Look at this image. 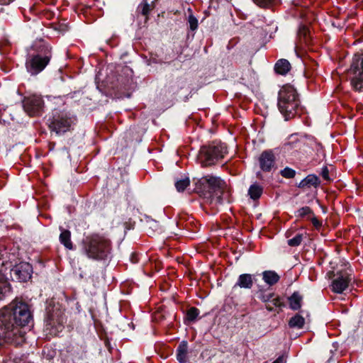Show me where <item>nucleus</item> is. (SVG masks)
Masks as SVG:
<instances>
[{
	"mask_svg": "<svg viewBox=\"0 0 363 363\" xmlns=\"http://www.w3.org/2000/svg\"><path fill=\"white\" fill-rule=\"evenodd\" d=\"M301 301L302 296L298 292H294L289 298V306L294 311H296L301 308Z\"/></svg>",
	"mask_w": 363,
	"mask_h": 363,
	"instance_id": "19",
	"label": "nucleus"
},
{
	"mask_svg": "<svg viewBox=\"0 0 363 363\" xmlns=\"http://www.w3.org/2000/svg\"><path fill=\"white\" fill-rule=\"evenodd\" d=\"M352 277L346 274H339L331 284L332 291L337 294L342 293L349 286Z\"/></svg>",
	"mask_w": 363,
	"mask_h": 363,
	"instance_id": "10",
	"label": "nucleus"
},
{
	"mask_svg": "<svg viewBox=\"0 0 363 363\" xmlns=\"http://www.w3.org/2000/svg\"><path fill=\"white\" fill-rule=\"evenodd\" d=\"M262 187L257 184L251 185L248 190L250 198L255 200L260 197L262 194Z\"/></svg>",
	"mask_w": 363,
	"mask_h": 363,
	"instance_id": "22",
	"label": "nucleus"
},
{
	"mask_svg": "<svg viewBox=\"0 0 363 363\" xmlns=\"http://www.w3.org/2000/svg\"><path fill=\"white\" fill-rule=\"evenodd\" d=\"M153 5H150L147 0H143L142 4H140L139 8L141 9V13L143 15H147L151 9H152Z\"/></svg>",
	"mask_w": 363,
	"mask_h": 363,
	"instance_id": "28",
	"label": "nucleus"
},
{
	"mask_svg": "<svg viewBox=\"0 0 363 363\" xmlns=\"http://www.w3.org/2000/svg\"><path fill=\"white\" fill-rule=\"evenodd\" d=\"M313 225L316 228H318L321 226V223L317 219L316 217L315 216H312L311 218H310Z\"/></svg>",
	"mask_w": 363,
	"mask_h": 363,
	"instance_id": "37",
	"label": "nucleus"
},
{
	"mask_svg": "<svg viewBox=\"0 0 363 363\" xmlns=\"http://www.w3.org/2000/svg\"><path fill=\"white\" fill-rule=\"evenodd\" d=\"M190 184L189 179L187 177L176 181L175 187L179 192H182Z\"/></svg>",
	"mask_w": 363,
	"mask_h": 363,
	"instance_id": "24",
	"label": "nucleus"
},
{
	"mask_svg": "<svg viewBox=\"0 0 363 363\" xmlns=\"http://www.w3.org/2000/svg\"><path fill=\"white\" fill-rule=\"evenodd\" d=\"M43 107V101L40 96L32 95L24 97V111L29 116H37L40 113Z\"/></svg>",
	"mask_w": 363,
	"mask_h": 363,
	"instance_id": "9",
	"label": "nucleus"
},
{
	"mask_svg": "<svg viewBox=\"0 0 363 363\" xmlns=\"http://www.w3.org/2000/svg\"><path fill=\"white\" fill-rule=\"evenodd\" d=\"M296 215L298 217L303 218L306 216L313 215V212H312V210L311 209L310 207L304 206V207H302V208H299L296 211Z\"/></svg>",
	"mask_w": 363,
	"mask_h": 363,
	"instance_id": "31",
	"label": "nucleus"
},
{
	"mask_svg": "<svg viewBox=\"0 0 363 363\" xmlns=\"http://www.w3.org/2000/svg\"><path fill=\"white\" fill-rule=\"evenodd\" d=\"M83 251L90 259L102 260L106 259L111 252L110 240L99 234L86 237L83 240Z\"/></svg>",
	"mask_w": 363,
	"mask_h": 363,
	"instance_id": "3",
	"label": "nucleus"
},
{
	"mask_svg": "<svg viewBox=\"0 0 363 363\" xmlns=\"http://www.w3.org/2000/svg\"><path fill=\"white\" fill-rule=\"evenodd\" d=\"M303 240V235L301 234H296L295 237L287 240V243L291 247L298 246Z\"/></svg>",
	"mask_w": 363,
	"mask_h": 363,
	"instance_id": "27",
	"label": "nucleus"
},
{
	"mask_svg": "<svg viewBox=\"0 0 363 363\" xmlns=\"http://www.w3.org/2000/svg\"><path fill=\"white\" fill-rule=\"evenodd\" d=\"M33 48L36 53L28 56L26 65L29 74L37 75L49 64L52 57L51 49L42 40L36 42Z\"/></svg>",
	"mask_w": 363,
	"mask_h": 363,
	"instance_id": "4",
	"label": "nucleus"
},
{
	"mask_svg": "<svg viewBox=\"0 0 363 363\" xmlns=\"http://www.w3.org/2000/svg\"><path fill=\"white\" fill-rule=\"evenodd\" d=\"M60 242L68 250H72L73 245L71 241V233L67 230H62L60 235Z\"/></svg>",
	"mask_w": 363,
	"mask_h": 363,
	"instance_id": "18",
	"label": "nucleus"
},
{
	"mask_svg": "<svg viewBox=\"0 0 363 363\" xmlns=\"http://www.w3.org/2000/svg\"><path fill=\"white\" fill-rule=\"evenodd\" d=\"M226 188L225 182L220 177L208 174L199 179L195 186V191L206 203H222L224 190Z\"/></svg>",
	"mask_w": 363,
	"mask_h": 363,
	"instance_id": "2",
	"label": "nucleus"
},
{
	"mask_svg": "<svg viewBox=\"0 0 363 363\" xmlns=\"http://www.w3.org/2000/svg\"><path fill=\"white\" fill-rule=\"evenodd\" d=\"M10 292L11 285L9 282L4 278H0V301L4 299Z\"/></svg>",
	"mask_w": 363,
	"mask_h": 363,
	"instance_id": "20",
	"label": "nucleus"
},
{
	"mask_svg": "<svg viewBox=\"0 0 363 363\" xmlns=\"http://www.w3.org/2000/svg\"><path fill=\"white\" fill-rule=\"evenodd\" d=\"M260 7H266L272 0H253Z\"/></svg>",
	"mask_w": 363,
	"mask_h": 363,
	"instance_id": "36",
	"label": "nucleus"
},
{
	"mask_svg": "<svg viewBox=\"0 0 363 363\" xmlns=\"http://www.w3.org/2000/svg\"><path fill=\"white\" fill-rule=\"evenodd\" d=\"M49 127L57 135H62L71 130L75 122V118L69 116L67 113L61 112L55 114L48 120Z\"/></svg>",
	"mask_w": 363,
	"mask_h": 363,
	"instance_id": "7",
	"label": "nucleus"
},
{
	"mask_svg": "<svg viewBox=\"0 0 363 363\" xmlns=\"http://www.w3.org/2000/svg\"><path fill=\"white\" fill-rule=\"evenodd\" d=\"M348 74L354 89L361 91L363 89V57L356 56L353 58Z\"/></svg>",
	"mask_w": 363,
	"mask_h": 363,
	"instance_id": "8",
	"label": "nucleus"
},
{
	"mask_svg": "<svg viewBox=\"0 0 363 363\" xmlns=\"http://www.w3.org/2000/svg\"><path fill=\"white\" fill-rule=\"evenodd\" d=\"M188 355V344L182 341L177 348V359L179 363H186Z\"/></svg>",
	"mask_w": 363,
	"mask_h": 363,
	"instance_id": "14",
	"label": "nucleus"
},
{
	"mask_svg": "<svg viewBox=\"0 0 363 363\" xmlns=\"http://www.w3.org/2000/svg\"><path fill=\"white\" fill-rule=\"evenodd\" d=\"M186 85V82L182 79H179L176 82H174L172 85L173 88L175 90H173L174 92H177L179 89L184 88Z\"/></svg>",
	"mask_w": 363,
	"mask_h": 363,
	"instance_id": "34",
	"label": "nucleus"
},
{
	"mask_svg": "<svg viewBox=\"0 0 363 363\" xmlns=\"http://www.w3.org/2000/svg\"><path fill=\"white\" fill-rule=\"evenodd\" d=\"M225 153V147L223 145L202 147L198 155V160L203 167L213 164Z\"/></svg>",
	"mask_w": 363,
	"mask_h": 363,
	"instance_id": "6",
	"label": "nucleus"
},
{
	"mask_svg": "<svg viewBox=\"0 0 363 363\" xmlns=\"http://www.w3.org/2000/svg\"><path fill=\"white\" fill-rule=\"evenodd\" d=\"M291 69V64L287 60H279L274 65L275 72L281 75L286 74Z\"/></svg>",
	"mask_w": 363,
	"mask_h": 363,
	"instance_id": "15",
	"label": "nucleus"
},
{
	"mask_svg": "<svg viewBox=\"0 0 363 363\" xmlns=\"http://www.w3.org/2000/svg\"><path fill=\"white\" fill-rule=\"evenodd\" d=\"M188 24L190 30L192 31H194L198 28V20L192 13L189 14L188 16Z\"/></svg>",
	"mask_w": 363,
	"mask_h": 363,
	"instance_id": "29",
	"label": "nucleus"
},
{
	"mask_svg": "<svg viewBox=\"0 0 363 363\" xmlns=\"http://www.w3.org/2000/svg\"><path fill=\"white\" fill-rule=\"evenodd\" d=\"M281 175L286 179L294 178L296 175V171L290 167H285L280 172Z\"/></svg>",
	"mask_w": 363,
	"mask_h": 363,
	"instance_id": "30",
	"label": "nucleus"
},
{
	"mask_svg": "<svg viewBox=\"0 0 363 363\" xmlns=\"http://www.w3.org/2000/svg\"><path fill=\"white\" fill-rule=\"evenodd\" d=\"M298 105L299 99L296 89L289 84L284 85L278 93L277 106L286 121L295 116Z\"/></svg>",
	"mask_w": 363,
	"mask_h": 363,
	"instance_id": "5",
	"label": "nucleus"
},
{
	"mask_svg": "<svg viewBox=\"0 0 363 363\" xmlns=\"http://www.w3.org/2000/svg\"><path fill=\"white\" fill-rule=\"evenodd\" d=\"M11 275L13 279L21 281L23 277V266L21 264L15 265L11 270Z\"/></svg>",
	"mask_w": 363,
	"mask_h": 363,
	"instance_id": "25",
	"label": "nucleus"
},
{
	"mask_svg": "<svg viewBox=\"0 0 363 363\" xmlns=\"http://www.w3.org/2000/svg\"><path fill=\"white\" fill-rule=\"evenodd\" d=\"M23 317V299L17 298L0 309V339L10 338L21 333Z\"/></svg>",
	"mask_w": 363,
	"mask_h": 363,
	"instance_id": "1",
	"label": "nucleus"
},
{
	"mask_svg": "<svg viewBox=\"0 0 363 363\" xmlns=\"http://www.w3.org/2000/svg\"><path fill=\"white\" fill-rule=\"evenodd\" d=\"M24 329L26 328L30 330L34 325L33 314L30 311V306L24 303Z\"/></svg>",
	"mask_w": 363,
	"mask_h": 363,
	"instance_id": "16",
	"label": "nucleus"
},
{
	"mask_svg": "<svg viewBox=\"0 0 363 363\" xmlns=\"http://www.w3.org/2000/svg\"><path fill=\"white\" fill-rule=\"evenodd\" d=\"M254 282V278L252 274H240L238 279L237 282L233 286V289H235L237 287L250 289L252 288Z\"/></svg>",
	"mask_w": 363,
	"mask_h": 363,
	"instance_id": "12",
	"label": "nucleus"
},
{
	"mask_svg": "<svg viewBox=\"0 0 363 363\" xmlns=\"http://www.w3.org/2000/svg\"><path fill=\"white\" fill-rule=\"evenodd\" d=\"M272 363H286V358L284 355H281Z\"/></svg>",
	"mask_w": 363,
	"mask_h": 363,
	"instance_id": "38",
	"label": "nucleus"
},
{
	"mask_svg": "<svg viewBox=\"0 0 363 363\" xmlns=\"http://www.w3.org/2000/svg\"><path fill=\"white\" fill-rule=\"evenodd\" d=\"M259 162L263 171L269 172L274 164V155L271 151H264L261 154Z\"/></svg>",
	"mask_w": 363,
	"mask_h": 363,
	"instance_id": "11",
	"label": "nucleus"
},
{
	"mask_svg": "<svg viewBox=\"0 0 363 363\" xmlns=\"http://www.w3.org/2000/svg\"><path fill=\"white\" fill-rule=\"evenodd\" d=\"M33 273V270L32 265L28 262H24V281H26L27 277L30 279Z\"/></svg>",
	"mask_w": 363,
	"mask_h": 363,
	"instance_id": "32",
	"label": "nucleus"
},
{
	"mask_svg": "<svg viewBox=\"0 0 363 363\" xmlns=\"http://www.w3.org/2000/svg\"><path fill=\"white\" fill-rule=\"evenodd\" d=\"M320 174H321L322 177L325 180H326V181H330V176H329V170H328V168L326 166H324L322 168Z\"/></svg>",
	"mask_w": 363,
	"mask_h": 363,
	"instance_id": "35",
	"label": "nucleus"
},
{
	"mask_svg": "<svg viewBox=\"0 0 363 363\" xmlns=\"http://www.w3.org/2000/svg\"><path fill=\"white\" fill-rule=\"evenodd\" d=\"M199 315V310L195 307L191 308L186 313V318L189 321H194Z\"/></svg>",
	"mask_w": 363,
	"mask_h": 363,
	"instance_id": "26",
	"label": "nucleus"
},
{
	"mask_svg": "<svg viewBox=\"0 0 363 363\" xmlns=\"http://www.w3.org/2000/svg\"><path fill=\"white\" fill-rule=\"evenodd\" d=\"M150 227L155 228L156 230L158 229L159 225L157 222L152 220L150 223Z\"/></svg>",
	"mask_w": 363,
	"mask_h": 363,
	"instance_id": "40",
	"label": "nucleus"
},
{
	"mask_svg": "<svg viewBox=\"0 0 363 363\" xmlns=\"http://www.w3.org/2000/svg\"><path fill=\"white\" fill-rule=\"evenodd\" d=\"M298 140V138L296 135H291L290 137V141L289 142L288 145L296 143Z\"/></svg>",
	"mask_w": 363,
	"mask_h": 363,
	"instance_id": "39",
	"label": "nucleus"
},
{
	"mask_svg": "<svg viewBox=\"0 0 363 363\" xmlns=\"http://www.w3.org/2000/svg\"><path fill=\"white\" fill-rule=\"evenodd\" d=\"M269 303L274 307V310L276 308H281V307L284 306V304L281 301V298L279 296H276L275 295L273 297V298H272V300L269 302Z\"/></svg>",
	"mask_w": 363,
	"mask_h": 363,
	"instance_id": "33",
	"label": "nucleus"
},
{
	"mask_svg": "<svg viewBox=\"0 0 363 363\" xmlns=\"http://www.w3.org/2000/svg\"><path fill=\"white\" fill-rule=\"evenodd\" d=\"M262 278L267 284L272 286L279 281L280 277L274 271L269 270L262 273Z\"/></svg>",
	"mask_w": 363,
	"mask_h": 363,
	"instance_id": "17",
	"label": "nucleus"
},
{
	"mask_svg": "<svg viewBox=\"0 0 363 363\" xmlns=\"http://www.w3.org/2000/svg\"><path fill=\"white\" fill-rule=\"evenodd\" d=\"M274 293H269V294H264V293H262L260 294V296H259V299L266 303V309L269 311H274V307L269 303V302L271 301L272 298H273V297L274 296Z\"/></svg>",
	"mask_w": 363,
	"mask_h": 363,
	"instance_id": "23",
	"label": "nucleus"
},
{
	"mask_svg": "<svg viewBox=\"0 0 363 363\" xmlns=\"http://www.w3.org/2000/svg\"><path fill=\"white\" fill-rule=\"evenodd\" d=\"M320 181L319 178L315 174H309L303 179H302L298 184V188H311L313 186L315 188L320 185Z\"/></svg>",
	"mask_w": 363,
	"mask_h": 363,
	"instance_id": "13",
	"label": "nucleus"
},
{
	"mask_svg": "<svg viewBox=\"0 0 363 363\" xmlns=\"http://www.w3.org/2000/svg\"><path fill=\"white\" fill-rule=\"evenodd\" d=\"M304 324H305V319L302 315H301L299 314L295 315L289 321V325L291 328H296L300 329V328H303Z\"/></svg>",
	"mask_w": 363,
	"mask_h": 363,
	"instance_id": "21",
	"label": "nucleus"
}]
</instances>
